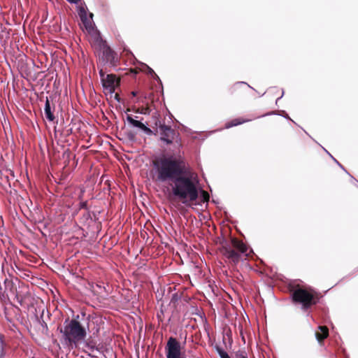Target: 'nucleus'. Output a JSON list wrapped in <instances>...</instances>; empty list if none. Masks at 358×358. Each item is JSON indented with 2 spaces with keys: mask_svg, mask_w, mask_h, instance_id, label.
I'll return each mask as SVG.
<instances>
[{
  "mask_svg": "<svg viewBox=\"0 0 358 358\" xmlns=\"http://www.w3.org/2000/svg\"><path fill=\"white\" fill-rule=\"evenodd\" d=\"M152 165L157 173V181L173 182V195L182 200V203L198 199L199 180L182 157L172 155L163 156L154 161Z\"/></svg>",
  "mask_w": 358,
  "mask_h": 358,
  "instance_id": "nucleus-1",
  "label": "nucleus"
},
{
  "mask_svg": "<svg viewBox=\"0 0 358 358\" xmlns=\"http://www.w3.org/2000/svg\"><path fill=\"white\" fill-rule=\"evenodd\" d=\"M289 291L293 303L300 305L303 312H306L319 301L317 292L310 287L292 283L289 285Z\"/></svg>",
  "mask_w": 358,
  "mask_h": 358,
  "instance_id": "nucleus-2",
  "label": "nucleus"
},
{
  "mask_svg": "<svg viewBox=\"0 0 358 358\" xmlns=\"http://www.w3.org/2000/svg\"><path fill=\"white\" fill-rule=\"evenodd\" d=\"M62 338L67 345L75 347L79 341H83L87 336L85 327L76 320L66 318L64 327L59 329Z\"/></svg>",
  "mask_w": 358,
  "mask_h": 358,
  "instance_id": "nucleus-3",
  "label": "nucleus"
},
{
  "mask_svg": "<svg viewBox=\"0 0 358 358\" xmlns=\"http://www.w3.org/2000/svg\"><path fill=\"white\" fill-rule=\"evenodd\" d=\"M232 245L235 249L230 245H224L222 248V253L230 262L237 264L241 259L242 255L245 257L248 256V247L243 242L237 240H232Z\"/></svg>",
  "mask_w": 358,
  "mask_h": 358,
  "instance_id": "nucleus-4",
  "label": "nucleus"
},
{
  "mask_svg": "<svg viewBox=\"0 0 358 358\" xmlns=\"http://www.w3.org/2000/svg\"><path fill=\"white\" fill-rule=\"evenodd\" d=\"M164 350L166 358H187L185 352L182 351L181 343L175 337L169 338Z\"/></svg>",
  "mask_w": 358,
  "mask_h": 358,
  "instance_id": "nucleus-5",
  "label": "nucleus"
},
{
  "mask_svg": "<svg viewBox=\"0 0 358 358\" xmlns=\"http://www.w3.org/2000/svg\"><path fill=\"white\" fill-rule=\"evenodd\" d=\"M159 134L160 141L165 143L166 145L173 143L175 139H179V134L177 133L170 126L166 125L164 122H159Z\"/></svg>",
  "mask_w": 358,
  "mask_h": 358,
  "instance_id": "nucleus-6",
  "label": "nucleus"
},
{
  "mask_svg": "<svg viewBox=\"0 0 358 358\" xmlns=\"http://www.w3.org/2000/svg\"><path fill=\"white\" fill-rule=\"evenodd\" d=\"M3 295H6L8 298L13 297V299L22 305V298L20 296L17 292V287L15 283L10 278H5L3 280Z\"/></svg>",
  "mask_w": 358,
  "mask_h": 358,
  "instance_id": "nucleus-7",
  "label": "nucleus"
},
{
  "mask_svg": "<svg viewBox=\"0 0 358 358\" xmlns=\"http://www.w3.org/2000/svg\"><path fill=\"white\" fill-rule=\"evenodd\" d=\"M102 86L105 93L113 95L115 92V87L117 85V80L115 76L113 74H107L104 80L101 81Z\"/></svg>",
  "mask_w": 358,
  "mask_h": 358,
  "instance_id": "nucleus-8",
  "label": "nucleus"
},
{
  "mask_svg": "<svg viewBox=\"0 0 358 358\" xmlns=\"http://www.w3.org/2000/svg\"><path fill=\"white\" fill-rule=\"evenodd\" d=\"M55 110V106H52L50 102V99L46 96L45 106H44V115L46 120L50 122L57 123V120L53 112Z\"/></svg>",
  "mask_w": 358,
  "mask_h": 358,
  "instance_id": "nucleus-9",
  "label": "nucleus"
},
{
  "mask_svg": "<svg viewBox=\"0 0 358 358\" xmlns=\"http://www.w3.org/2000/svg\"><path fill=\"white\" fill-rule=\"evenodd\" d=\"M102 59L105 62L115 64L117 60V54L108 46L103 50Z\"/></svg>",
  "mask_w": 358,
  "mask_h": 358,
  "instance_id": "nucleus-10",
  "label": "nucleus"
},
{
  "mask_svg": "<svg viewBox=\"0 0 358 358\" xmlns=\"http://www.w3.org/2000/svg\"><path fill=\"white\" fill-rule=\"evenodd\" d=\"M72 128L67 129L66 131H60L57 129L56 127L54 128L55 138L57 141V144L66 141V137L69 136L72 134Z\"/></svg>",
  "mask_w": 358,
  "mask_h": 358,
  "instance_id": "nucleus-11",
  "label": "nucleus"
},
{
  "mask_svg": "<svg viewBox=\"0 0 358 358\" xmlns=\"http://www.w3.org/2000/svg\"><path fill=\"white\" fill-rule=\"evenodd\" d=\"M315 335L318 343L322 345L324 340L329 336L328 328L324 326H318V331H315Z\"/></svg>",
  "mask_w": 358,
  "mask_h": 358,
  "instance_id": "nucleus-12",
  "label": "nucleus"
},
{
  "mask_svg": "<svg viewBox=\"0 0 358 358\" xmlns=\"http://www.w3.org/2000/svg\"><path fill=\"white\" fill-rule=\"evenodd\" d=\"M127 121L131 127L138 128L139 129H141L144 124L141 120H136L131 115H127Z\"/></svg>",
  "mask_w": 358,
  "mask_h": 358,
  "instance_id": "nucleus-13",
  "label": "nucleus"
},
{
  "mask_svg": "<svg viewBox=\"0 0 358 358\" xmlns=\"http://www.w3.org/2000/svg\"><path fill=\"white\" fill-rule=\"evenodd\" d=\"M250 120H251V119H250V120H244V119H241V118H236V119H234V120L228 122L227 123H226L225 128L226 129H229V128H231L232 127H236V126L240 125V124H241L243 123L249 122Z\"/></svg>",
  "mask_w": 358,
  "mask_h": 358,
  "instance_id": "nucleus-14",
  "label": "nucleus"
},
{
  "mask_svg": "<svg viewBox=\"0 0 358 358\" xmlns=\"http://www.w3.org/2000/svg\"><path fill=\"white\" fill-rule=\"evenodd\" d=\"M271 115H280V116L283 117L284 118H285L287 120H289L293 123L296 124V122L289 117L288 114L285 110L268 112L267 113H265V114L262 115L261 117H265V116Z\"/></svg>",
  "mask_w": 358,
  "mask_h": 358,
  "instance_id": "nucleus-15",
  "label": "nucleus"
},
{
  "mask_svg": "<svg viewBox=\"0 0 358 358\" xmlns=\"http://www.w3.org/2000/svg\"><path fill=\"white\" fill-rule=\"evenodd\" d=\"M96 345V341L92 339L91 337L84 341L85 347H86L87 349H89L92 352L94 351Z\"/></svg>",
  "mask_w": 358,
  "mask_h": 358,
  "instance_id": "nucleus-16",
  "label": "nucleus"
},
{
  "mask_svg": "<svg viewBox=\"0 0 358 358\" xmlns=\"http://www.w3.org/2000/svg\"><path fill=\"white\" fill-rule=\"evenodd\" d=\"M72 320H76L77 322L84 321L88 325L90 322V315H87L85 313L82 312L80 315H77Z\"/></svg>",
  "mask_w": 358,
  "mask_h": 358,
  "instance_id": "nucleus-17",
  "label": "nucleus"
},
{
  "mask_svg": "<svg viewBox=\"0 0 358 358\" xmlns=\"http://www.w3.org/2000/svg\"><path fill=\"white\" fill-rule=\"evenodd\" d=\"M43 314H44V309L41 310V316L38 317L36 315V319L37 322L41 324V326L43 327V330H45L46 331L48 330V324L43 320Z\"/></svg>",
  "mask_w": 358,
  "mask_h": 358,
  "instance_id": "nucleus-18",
  "label": "nucleus"
},
{
  "mask_svg": "<svg viewBox=\"0 0 358 358\" xmlns=\"http://www.w3.org/2000/svg\"><path fill=\"white\" fill-rule=\"evenodd\" d=\"M78 14L82 22L87 21V9L83 6H80L78 8Z\"/></svg>",
  "mask_w": 358,
  "mask_h": 358,
  "instance_id": "nucleus-19",
  "label": "nucleus"
},
{
  "mask_svg": "<svg viewBox=\"0 0 358 358\" xmlns=\"http://www.w3.org/2000/svg\"><path fill=\"white\" fill-rule=\"evenodd\" d=\"M215 349L220 358H231L229 354L222 347L215 345Z\"/></svg>",
  "mask_w": 358,
  "mask_h": 358,
  "instance_id": "nucleus-20",
  "label": "nucleus"
},
{
  "mask_svg": "<svg viewBox=\"0 0 358 358\" xmlns=\"http://www.w3.org/2000/svg\"><path fill=\"white\" fill-rule=\"evenodd\" d=\"M139 64L142 66V69L141 70L145 71L146 73L148 74L149 76H150L151 77H152L153 75L155 73L154 70L152 68H150L148 65H147L146 64L142 63V62H139Z\"/></svg>",
  "mask_w": 358,
  "mask_h": 358,
  "instance_id": "nucleus-21",
  "label": "nucleus"
},
{
  "mask_svg": "<svg viewBox=\"0 0 358 358\" xmlns=\"http://www.w3.org/2000/svg\"><path fill=\"white\" fill-rule=\"evenodd\" d=\"M81 220L83 222H87L89 220H92V217L91 215V212L87 210L84 214L83 215V217H81Z\"/></svg>",
  "mask_w": 358,
  "mask_h": 358,
  "instance_id": "nucleus-22",
  "label": "nucleus"
},
{
  "mask_svg": "<svg viewBox=\"0 0 358 358\" xmlns=\"http://www.w3.org/2000/svg\"><path fill=\"white\" fill-rule=\"evenodd\" d=\"M73 157V155L69 149H66L64 151L62 154L63 159L69 161L70 159ZM75 157V155L73 156Z\"/></svg>",
  "mask_w": 358,
  "mask_h": 358,
  "instance_id": "nucleus-23",
  "label": "nucleus"
},
{
  "mask_svg": "<svg viewBox=\"0 0 358 358\" xmlns=\"http://www.w3.org/2000/svg\"><path fill=\"white\" fill-rule=\"evenodd\" d=\"M4 341H3V336L0 334V358H3V350H4Z\"/></svg>",
  "mask_w": 358,
  "mask_h": 358,
  "instance_id": "nucleus-24",
  "label": "nucleus"
},
{
  "mask_svg": "<svg viewBox=\"0 0 358 358\" xmlns=\"http://www.w3.org/2000/svg\"><path fill=\"white\" fill-rule=\"evenodd\" d=\"M141 130L148 136H151L155 134L153 131L145 124H143Z\"/></svg>",
  "mask_w": 358,
  "mask_h": 358,
  "instance_id": "nucleus-25",
  "label": "nucleus"
},
{
  "mask_svg": "<svg viewBox=\"0 0 358 358\" xmlns=\"http://www.w3.org/2000/svg\"><path fill=\"white\" fill-rule=\"evenodd\" d=\"M200 193H201V201L203 202H208L210 199L209 194L202 189L200 190Z\"/></svg>",
  "mask_w": 358,
  "mask_h": 358,
  "instance_id": "nucleus-26",
  "label": "nucleus"
},
{
  "mask_svg": "<svg viewBox=\"0 0 358 358\" xmlns=\"http://www.w3.org/2000/svg\"><path fill=\"white\" fill-rule=\"evenodd\" d=\"M243 357H248L247 354H246L245 350H238V351H236L235 352V357L236 358H242Z\"/></svg>",
  "mask_w": 358,
  "mask_h": 358,
  "instance_id": "nucleus-27",
  "label": "nucleus"
},
{
  "mask_svg": "<svg viewBox=\"0 0 358 358\" xmlns=\"http://www.w3.org/2000/svg\"><path fill=\"white\" fill-rule=\"evenodd\" d=\"M324 150L331 156V157L333 159V160L338 164V166L343 169L347 174H349L348 171L344 168V166L340 164L327 150L324 148Z\"/></svg>",
  "mask_w": 358,
  "mask_h": 358,
  "instance_id": "nucleus-28",
  "label": "nucleus"
},
{
  "mask_svg": "<svg viewBox=\"0 0 358 358\" xmlns=\"http://www.w3.org/2000/svg\"><path fill=\"white\" fill-rule=\"evenodd\" d=\"M103 345L101 343H96V348L94 349L95 351L101 353V354H103Z\"/></svg>",
  "mask_w": 358,
  "mask_h": 358,
  "instance_id": "nucleus-29",
  "label": "nucleus"
},
{
  "mask_svg": "<svg viewBox=\"0 0 358 358\" xmlns=\"http://www.w3.org/2000/svg\"><path fill=\"white\" fill-rule=\"evenodd\" d=\"M86 29L90 30L92 29V24L90 21L87 18V21L82 22Z\"/></svg>",
  "mask_w": 358,
  "mask_h": 358,
  "instance_id": "nucleus-30",
  "label": "nucleus"
},
{
  "mask_svg": "<svg viewBox=\"0 0 358 358\" xmlns=\"http://www.w3.org/2000/svg\"><path fill=\"white\" fill-rule=\"evenodd\" d=\"M79 209H85V210H87L88 208H87V201H81L79 204Z\"/></svg>",
  "mask_w": 358,
  "mask_h": 358,
  "instance_id": "nucleus-31",
  "label": "nucleus"
},
{
  "mask_svg": "<svg viewBox=\"0 0 358 358\" xmlns=\"http://www.w3.org/2000/svg\"><path fill=\"white\" fill-rule=\"evenodd\" d=\"M350 176V177L351 178V182L352 183L356 186L357 187H358V180L355 178L351 174H348Z\"/></svg>",
  "mask_w": 358,
  "mask_h": 358,
  "instance_id": "nucleus-32",
  "label": "nucleus"
},
{
  "mask_svg": "<svg viewBox=\"0 0 358 358\" xmlns=\"http://www.w3.org/2000/svg\"><path fill=\"white\" fill-rule=\"evenodd\" d=\"M248 85V87L252 89L253 90H255V89L253 87H252L250 85H248L247 83L245 82H243V81H238V82H236L234 85Z\"/></svg>",
  "mask_w": 358,
  "mask_h": 358,
  "instance_id": "nucleus-33",
  "label": "nucleus"
},
{
  "mask_svg": "<svg viewBox=\"0 0 358 358\" xmlns=\"http://www.w3.org/2000/svg\"><path fill=\"white\" fill-rule=\"evenodd\" d=\"M99 76H100L101 81L104 80V78H106V73L103 72V71L102 69H101L99 71Z\"/></svg>",
  "mask_w": 358,
  "mask_h": 358,
  "instance_id": "nucleus-34",
  "label": "nucleus"
},
{
  "mask_svg": "<svg viewBox=\"0 0 358 358\" xmlns=\"http://www.w3.org/2000/svg\"><path fill=\"white\" fill-rule=\"evenodd\" d=\"M152 78L155 80H156V81L159 82V83H160V85H162V81H161V80H160L159 77L156 73H155Z\"/></svg>",
  "mask_w": 358,
  "mask_h": 358,
  "instance_id": "nucleus-35",
  "label": "nucleus"
},
{
  "mask_svg": "<svg viewBox=\"0 0 358 358\" xmlns=\"http://www.w3.org/2000/svg\"><path fill=\"white\" fill-rule=\"evenodd\" d=\"M127 137L130 141H134L135 138V135L131 132L127 134Z\"/></svg>",
  "mask_w": 358,
  "mask_h": 358,
  "instance_id": "nucleus-36",
  "label": "nucleus"
},
{
  "mask_svg": "<svg viewBox=\"0 0 358 358\" xmlns=\"http://www.w3.org/2000/svg\"><path fill=\"white\" fill-rule=\"evenodd\" d=\"M178 295L177 294H174L172 295L171 301H175L178 300Z\"/></svg>",
  "mask_w": 358,
  "mask_h": 358,
  "instance_id": "nucleus-37",
  "label": "nucleus"
},
{
  "mask_svg": "<svg viewBox=\"0 0 358 358\" xmlns=\"http://www.w3.org/2000/svg\"><path fill=\"white\" fill-rule=\"evenodd\" d=\"M283 95H284V90H282V94H281V96H280V97H278V98L276 99V101H275V103H276V104H278V102H279V100H280V99L283 96Z\"/></svg>",
  "mask_w": 358,
  "mask_h": 358,
  "instance_id": "nucleus-38",
  "label": "nucleus"
},
{
  "mask_svg": "<svg viewBox=\"0 0 358 358\" xmlns=\"http://www.w3.org/2000/svg\"><path fill=\"white\" fill-rule=\"evenodd\" d=\"M114 97H115V99L118 102H120V99L119 95H118L117 94H115Z\"/></svg>",
  "mask_w": 358,
  "mask_h": 358,
  "instance_id": "nucleus-39",
  "label": "nucleus"
},
{
  "mask_svg": "<svg viewBox=\"0 0 358 358\" xmlns=\"http://www.w3.org/2000/svg\"><path fill=\"white\" fill-rule=\"evenodd\" d=\"M159 122H162L159 120H156L155 125L159 129Z\"/></svg>",
  "mask_w": 358,
  "mask_h": 358,
  "instance_id": "nucleus-40",
  "label": "nucleus"
},
{
  "mask_svg": "<svg viewBox=\"0 0 358 358\" xmlns=\"http://www.w3.org/2000/svg\"><path fill=\"white\" fill-rule=\"evenodd\" d=\"M87 355H88L89 357H92V358H95V357H96V355H92V354H91V353H88V354H87Z\"/></svg>",
  "mask_w": 358,
  "mask_h": 358,
  "instance_id": "nucleus-41",
  "label": "nucleus"
},
{
  "mask_svg": "<svg viewBox=\"0 0 358 358\" xmlns=\"http://www.w3.org/2000/svg\"><path fill=\"white\" fill-rule=\"evenodd\" d=\"M131 94H132V96H136V94H137V92L134 91V92H131Z\"/></svg>",
  "mask_w": 358,
  "mask_h": 358,
  "instance_id": "nucleus-42",
  "label": "nucleus"
},
{
  "mask_svg": "<svg viewBox=\"0 0 358 358\" xmlns=\"http://www.w3.org/2000/svg\"><path fill=\"white\" fill-rule=\"evenodd\" d=\"M261 116H262V115L258 116V117H257V118H258V117H262ZM255 119H257V117H253V120H255Z\"/></svg>",
  "mask_w": 358,
  "mask_h": 358,
  "instance_id": "nucleus-43",
  "label": "nucleus"
},
{
  "mask_svg": "<svg viewBox=\"0 0 358 358\" xmlns=\"http://www.w3.org/2000/svg\"><path fill=\"white\" fill-rule=\"evenodd\" d=\"M261 116H262V115L258 116V117H257V118H258V117H262ZM255 119H257V117H253V120H255Z\"/></svg>",
  "mask_w": 358,
  "mask_h": 358,
  "instance_id": "nucleus-44",
  "label": "nucleus"
},
{
  "mask_svg": "<svg viewBox=\"0 0 358 358\" xmlns=\"http://www.w3.org/2000/svg\"><path fill=\"white\" fill-rule=\"evenodd\" d=\"M161 317V315H159V313L157 314V317L159 319Z\"/></svg>",
  "mask_w": 358,
  "mask_h": 358,
  "instance_id": "nucleus-45",
  "label": "nucleus"
},
{
  "mask_svg": "<svg viewBox=\"0 0 358 358\" xmlns=\"http://www.w3.org/2000/svg\"><path fill=\"white\" fill-rule=\"evenodd\" d=\"M141 113L146 114V113H147V112H146V111H144V112H141Z\"/></svg>",
  "mask_w": 358,
  "mask_h": 358,
  "instance_id": "nucleus-46",
  "label": "nucleus"
},
{
  "mask_svg": "<svg viewBox=\"0 0 358 358\" xmlns=\"http://www.w3.org/2000/svg\"><path fill=\"white\" fill-rule=\"evenodd\" d=\"M242 358H248V357H243Z\"/></svg>",
  "mask_w": 358,
  "mask_h": 358,
  "instance_id": "nucleus-47",
  "label": "nucleus"
},
{
  "mask_svg": "<svg viewBox=\"0 0 358 358\" xmlns=\"http://www.w3.org/2000/svg\"><path fill=\"white\" fill-rule=\"evenodd\" d=\"M189 358H192V357H189Z\"/></svg>",
  "mask_w": 358,
  "mask_h": 358,
  "instance_id": "nucleus-48",
  "label": "nucleus"
}]
</instances>
